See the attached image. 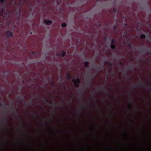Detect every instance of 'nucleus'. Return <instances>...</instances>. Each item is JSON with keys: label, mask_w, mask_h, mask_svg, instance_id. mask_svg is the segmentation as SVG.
Listing matches in <instances>:
<instances>
[{"label": "nucleus", "mask_w": 151, "mask_h": 151, "mask_svg": "<svg viewBox=\"0 0 151 151\" xmlns=\"http://www.w3.org/2000/svg\"><path fill=\"white\" fill-rule=\"evenodd\" d=\"M127 69L129 70H132V69L129 67H127Z\"/></svg>", "instance_id": "cd10ccee"}, {"label": "nucleus", "mask_w": 151, "mask_h": 151, "mask_svg": "<svg viewBox=\"0 0 151 151\" xmlns=\"http://www.w3.org/2000/svg\"><path fill=\"white\" fill-rule=\"evenodd\" d=\"M145 85V84L141 83V82H139L138 83V84L136 85V86H142Z\"/></svg>", "instance_id": "6e6552de"}, {"label": "nucleus", "mask_w": 151, "mask_h": 151, "mask_svg": "<svg viewBox=\"0 0 151 151\" xmlns=\"http://www.w3.org/2000/svg\"><path fill=\"white\" fill-rule=\"evenodd\" d=\"M111 44H114L115 43L114 40V39H112L111 40Z\"/></svg>", "instance_id": "dca6fc26"}, {"label": "nucleus", "mask_w": 151, "mask_h": 151, "mask_svg": "<svg viewBox=\"0 0 151 151\" xmlns=\"http://www.w3.org/2000/svg\"><path fill=\"white\" fill-rule=\"evenodd\" d=\"M63 88L65 90L66 89V87L65 86H64Z\"/></svg>", "instance_id": "4c0bfd02"}, {"label": "nucleus", "mask_w": 151, "mask_h": 151, "mask_svg": "<svg viewBox=\"0 0 151 151\" xmlns=\"http://www.w3.org/2000/svg\"><path fill=\"white\" fill-rule=\"evenodd\" d=\"M110 47L112 49H114L116 47V46L114 44H111L110 45Z\"/></svg>", "instance_id": "9d476101"}, {"label": "nucleus", "mask_w": 151, "mask_h": 151, "mask_svg": "<svg viewBox=\"0 0 151 151\" xmlns=\"http://www.w3.org/2000/svg\"><path fill=\"white\" fill-rule=\"evenodd\" d=\"M84 65L86 67H88V65L89 64V63L88 61H86L84 62Z\"/></svg>", "instance_id": "0eeeda50"}, {"label": "nucleus", "mask_w": 151, "mask_h": 151, "mask_svg": "<svg viewBox=\"0 0 151 151\" xmlns=\"http://www.w3.org/2000/svg\"><path fill=\"white\" fill-rule=\"evenodd\" d=\"M67 24L66 23H63L61 24V26L63 27H65L66 26Z\"/></svg>", "instance_id": "2eb2a0df"}, {"label": "nucleus", "mask_w": 151, "mask_h": 151, "mask_svg": "<svg viewBox=\"0 0 151 151\" xmlns=\"http://www.w3.org/2000/svg\"><path fill=\"white\" fill-rule=\"evenodd\" d=\"M12 4H13V1H12V2H10V4L11 5H12Z\"/></svg>", "instance_id": "c9c22d12"}, {"label": "nucleus", "mask_w": 151, "mask_h": 151, "mask_svg": "<svg viewBox=\"0 0 151 151\" xmlns=\"http://www.w3.org/2000/svg\"><path fill=\"white\" fill-rule=\"evenodd\" d=\"M66 52H64L63 51L61 53H57V54L56 55L58 57H63L64 56L66 55Z\"/></svg>", "instance_id": "f03ea898"}, {"label": "nucleus", "mask_w": 151, "mask_h": 151, "mask_svg": "<svg viewBox=\"0 0 151 151\" xmlns=\"http://www.w3.org/2000/svg\"><path fill=\"white\" fill-rule=\"evenodd\" d=\"M109 62L108 61L106 60L105 61V63L106 64H108V63H109Z\"/></svg>", "instance_id": "72a5a7b5"}, {"label": "nucleus", "mask_w": 151, "mask_h": 151, "mask_svg": "<svg viewBox=\"0 0 151 151\" xmlns=\"http://www.w3.org/2000/svg\"><path fill=\"white\" fill-rule=\"evenodd\" d=\"M117 11V9L116 8H114L113 9V12L114 13H116Z\"/></svg>", "instance_id": "a211bd4d"}, {"label": "nucleus", "mask_w": 151, "mask_h": 151, "mask_svg": "<svg viewBox=\"0 0 151 151\" xmlns=\"http://www.w3.org/2000/svg\"><path fill=\"white\" fill-rule=\"evenodd\" d=\"M100 111L101 112H102V110H101V109H100Z\"/></svg>", "instance_id": "ea45409f"}, {"label": "nucleus", "mask_w": 151, "mask_h": 151, "mask_svg": "<svg viewBox=\"0 0 151 151\" xmlns=\"http://www.w3.org/2000/svg\"><path fill=\"white\" fill-rule=\"evenodd\" d=\"M11 108L13 109L14 110L15 112V113H16L17 112V111H16V107L15 106H14V105H12L11 106Z\"/></svg>", "instance_id": "1a4fd4ad"}, {"label": "nucleus", "mask_w": 151, "mask_h": 151, "mask_svg": "<svg viewBox=\"0 0 151 151\" xmlns=\"http://www.w3.org/2000/svg\"><path fill=\"white\" fill-rule=\"evenodd\" d=\"M5 32L8 37H12L13 36L12 32H10V31H6Z\"/></svg>", "instance_id": "7ed1b4c3"}, {"label": "nucleus", "mask_w": 151, "mask_h": 151, "mask_svg": "<svg viewBox=\"0 0 151 151\" xmlns=\"http://www.w3.org/2000/svg\"><path fill=\"white\" fill-rule=\"evenodd\" d=\"M52 22V21L51 20L47 21L46 20H45L44 21V23L47 25L50 24Z\"/></svg>", "instance_id": "423d86ee"}, {"label": "nucleus", "mask_w": 151, "mask_h": 151, "mask_svg": "<svg viewBox=\"0 0 151 151\" xmlns=\"http://www.w3.org/2000/svg\"><path fill=\"white\" fill-rule=\"evenodd\" d=\"M6 0H0V2L1 3L2 5L5 6V5L4 4V2Z\"/></svg>", "instance_id": "ddd939ff"}, {"label": "nucleus", "mask_w": 151, "mask_h": 151, "mask_svg": "<svg viewBox=\"0 0 151 151\" xmlns=\"http://www.w3.org/2000/svg\"><path fill=\"white\" fill-rule=\"evenodd\" d=\"M128 107H129V109H132V105L131 104H130L128 106Z\"/></svg>", "instance_id": "a878e982"}, {"label": "nucleus", "mask_w": 151, "mask_h": 151, "mask_svg": "<svg viewBox=\"0 0 151 151\" xmlns=\"http://www.w3.org/2000/svg\"><path fill=\"white\" fill-rule=\"evenodd\" d=\"M24 98H25V96H24V97H23L22 96L20 100L21 101H24Z\"/></svg>", "instance_id": "4468645a"}, {"label": "nucleus", "mask_w": 151, "mask_h": 151, "mask_svg": "<svg viewBox=\"0 0 151 151\" xmlns=\"http://www.w3.org/2000/svg\"><path fill=\"white\" fill-rule=\"evenodd\" d=\"M28 146L29 147H30V146H29V145Z\"/></svg>", "instance_id": "09e8293b"}, {"label": "nucleus", "mask_w": 151, "mask_h": 151, "mask_svg": "<svg viewBox=\"0 0 151 151\" xmlns=\"http://www.w3.org/2000/svg\"><path fill=\"white\" fill-rule=\"evenodd\" d=\"M92 94L93 95H94V94H95V92H93L92 93Z\"/></svg>", "instance_id": "e433bc0d"}, {"label": "nucleus", "mask_w": 151, "mask_h": 151, "mask_svg": "<svg viewBox=\"0 0 151 151\" xmlns=\"http://www.w3.org/2000/svg\"><path fill=\"white\" fill-rule=\"evenodd\" d=\"M14 4H15V5H16V3H15V2H14Z\"/></svg>", "instance_id": "49530a36"}, {"label": "nucleus", "mask_w": 151, "mask_h": 151, "mask_svg": "<svg viewBox=\"0 0 151 151\" xmlns=\"http://www.w3.org/2000/svg\"><path fill=\"white\" fill-rule=\"evenodd\" d=\"M47 80L48 81H49V80L48 79H47Z\"/></svg>", "instance_id": "864d4df0"}, {"label": "nucleus", "mask_w": 151, "mask_h": 151, "mask_svg": "<svg viewBox=\"0 0 151 151\" xmlns=\"http://www.w3.org/2000/svg\"><path fill=\"white\" fill-rule=\"evenodd\" d=\"M146 36L144 34L141 35L140 36V38L142 39H145V38Z\"/></svg>", "instance_id": "9b49d317"}, {"label": "nucleus", "mask_w": 151, "mask_h": 151, "mask_svg": "<svg viewBox=\"0 0 151 151\" xmlns=\"http://www.w3.org/2000/svg\"><path fill=\"white\" fill-rule=\"evenodd\" d=\"M22 96H18L17 97V99L18 100H20V99H21V97Z\"/></svg>", "instance_id": "4be33fe9"}, {"label": "nucleus", "mask_w": 151, "mask_h": 151, "mask_svg": "<svg viewBox=\"0 0 151 151\" xmlns=\"http://www.w3.org/2000/svg\"><path fill=\"white\" fill-rule=\"evenodd\" d=\"M20 5H21V4H20Z\"/></svg>", "instance_id": "6e6d98bb"}, {"label": "nucleus", "mask_w": 151, "mask_h": 151, "mask_svg": "<svg viewBox=\"0 0 151 151\" xmlns=\"http://www.w3.org/2000/svg\"><path fill=\"white\" fill-rule=\"evenodd\" d=\"M74 137L75 138H76V136H74Z\"/></svg>", "instance_id": "37998d69"}, {"label": "nucleus", "mask_w": 151, "mask_h": 151, "mask_svg": "<svg viewBox=\"0 0 151 151\" xmlns=\"http://www.w3.org/2000/svg\"><path fill=\"white\" fill-rule=\"evenodd\" d=\"M4 121H5V124H6V123H7V121H6V119H4Z\"/></svg>", "instance_id": "f704fd0d"}, {"label": "nucleus", "mask_w": 151, "mask_h": 151, "mask_svg": "<svg viewBox=\"0 0 151 151\" xmlns=\"http://www.w3.org/2000/svg\"><path fill=\"white\" fill-rule=\"evenodd\" d=\"M32 104V101H29L28 103L26 104L25 105H28L29 104L31 105Z\"/></svg>", "instance_id": "aec40b11"}, {"label": "nucleus", "mask_w": 151, "mask_h": 151, "mask_svg": "<svg viewBox=\"0 0 151 151\" xmlns=\"http://www.w3.org/2000/svg\"><path fill=\"white\" fill-rule=\"evenodd\" d=\"M32 54L35 55V52H32Z\"/></svg>", "instance_id": "2f4dec72"}, {"label": "nucleus", "mask_w": 151, "mask_h": 151, "mask_svg": "<svg viewBox=\"0 0 151 151\" xmlns=\"http://www.w3.org/2000/svg\"><path fill=\"white\" fill-rule=\"evenodd\" d=\"M128 46L129 47L131 48L132 47V45L131 43H129L128 44Z\"/></svg>", "instance_id": "412c9836"}, {"label": "nucleus", "mask_w": 151, "mask_h": 151, "mask_svg": "<svg viewBox=\"0 0 151 151\" xmlns=\"http://www.w3.org/2000/svg\"><path fill=\"white\" fill-rule=\"evenodd\" d=\"M119 64L120 65H123V63H122V62H120L119 63Z\"/></svg>", "instance_id": "473e14b6"}, {"label": "nucleus", "mask_w": 151, "mask_h": 151, "mask_svg": "<svg viewBox=\"0 0 151 151\" xmlns=\"http://www.w3.org/2000/svg\"><path fill=\"white\" fill-rule=\"evenodd\" d=\"M53 106L55 109L56 108V104H53Z\"/></svg>", "instance_id": "bb28decb"}, {"label": "nucleus", "mask_w": 151, "mask_h": 151, "mask_svg": "<svg viewBox=\"0 0 151 151\" xmlns=\"http://www.w3.org/2000/svg\"><path fill=\"white\" fill-rule=\"evenodd\" d=\"M108 65L109 66H112L113 65L112 63L111 62H109V63H108Z\"/></svg>", "instance_id": "6ab92c4d"}, {"label": "nucleus", "mask_w": 151, "mask_h": 151, "mask_svg": "<svg viewBox=\"0 0 151 151\" xmlns=\"http://www.w3.org/2000/svg\"><path fill=\"white\" fill-rule=\"evenodd\" d=\"M52 101H51V104H52Z\"/></svg>", "instance_id": "3c124183"}, {"label": "nucleus", "mask_w": 151, "mask_h": 151, "mask_svg": "<svg viewBox=\"0 0 151 151\" xmlns=\"http://www.w3.org/2000/svg\"><path fill=\"white\" fill-rule=\"evenodd\" d=\"M1 104L0 103V106H1Z\"/></svg>", "instance_id": "a18cd8bd"}, {"label": "nucleus", "mask_w": 151, "mask_h": 151, "mask_svg": "<svg viewBox=\"0 0 151 151\" xmlns=\"http://www.w3.org/2000/svg\"><path fill=\"white\" fill-rule=\"evenodd\" d=\"M99 0H97V1H99Z\"/></svg>", "instance_id": "de8ad7c7"}, {"label": "nucleus", "mask_w": 151, "mask_h": 151, "mask_svg": "<svg viewBox=\"0 0 151 151\" xmlns=\"http://www.w3.org/2000/svg\"><path fill=\"white\" fill-rule=\"evenodd\" d=\"M124 26L125 27H127V24L126 23H125L124 24Z\"/></svg>", "instance_id": "c756f323"}, {"label": "nucleus", "mask_w": 151, "mask_h": 151, "mask_svg": "<svg viewBox=\"0 0 151 151\" xmlns=\"http://www.w3.org/2000/svg\"><path fill=\"white\" fill-rule=\"evenodd\" d=\"M2 12H3V10H2Z\"/></svg>", "instance_id": "8fccbe9b"}, {"label": "nucleus", "mask_w": 151, "mask_h": 151, "mask_svg": "<svg viewBox=\"0 0 151 151\" xmlns=\"http://www.w3.org/2000/svg\"><path fill=\"white\" fill-rule=\"evenodd\" d=\"M44 101L45 102V103H47L48 102V101L46 99H45V100H44Z\"/></svg>", "instance_id": "c85d7f7f"}, {"label": "nucleus", "mask_w": 151, "mask_h": 151, "mask_svg": "<svg viewBox=\"0 0 151 151\" xmlns=\"http://www.w3.org/2000/svg\"><path fill=\"white\" fill-rule=\"evenodd\" d=\"M67 78L68 79H70L71 78L72 76L69 73H68L67 74Z\"/></svg>", "instance_id": "f8f14e48"}, {"label": "nucleus", "mask_w": 151, "mask_h": 151, "mask_svg": "<svg viewBox=\"0 0 151 151\" xmlns=\"http://www.w3.org/2000/svg\"><path fill=\"white\" fill-rule=\"evenodd\" d=\"M117 26L116 25H114L113 27V29L114 30H116V29Z\"/></svg>", "instance_id": "b1692460"}, {"label": "nucleus", "mask_w": 151, "mask_h": 151, "mask_svg": "<svg viewBox=\"0 0 151 151\" xmlns=\"http://www.w3.org/2000/svg\"><path fill=\"white\" fill-rule=\"evenodd\" d=\"M73 82L74 83L75 86L77 88H78L79 86L80 83V80L78 78H77L76 80L73 79Z\"/></svg>", "instance_id": "f257e3e1"}, {"label": "nucleus", "mask_w": 151, "mask_h": 151, "mask_svg": "<svg viewBox=\"0 0 151 151\" xmlns=\"http://www.w3.org/2000/svg\"><path fill=\"white\" fill-rule=\"evenodd\" d=\"M110 107L111 108V109H112V107H111V106H110Z\"/></svg>", "instance_id": "79ce46f5"}, {"label": "nucleus", "mask_w": 151, "mask_h": 151, "mask_svg": "<svg viewBox=\"0 0 151 151\" xmlns=\"http://www.w3.org/2000/svg\"><path fill=\"white\" fill-rule=\"evenodd\" d=\"M98 89H100L102 91L105 90L106 92V93L109 94V96L110 95V94L108 93V91H107L106 90L107 88H106L105 86H104L103 87H98Z\"/></svg>", "instance_id": "20e7f679"}, {"label": "nucleus", "mask_w": 151, "mask_h": 151, "mask_svg": "<svg viewBox=\"0 0 151 151\" xmlns=\"http://www.w3.org/2000/svg\"><path fill=\"white\" fill-rule=\"evenodd\" d=\"M51 84H52L53 86L54 85V82L53 81H52L51 82Z\"/></svg>", "instance_id": "7c9ffc66"}, {"label": "nucleus", "mask_w": 151, "mask_h": 151, "mask_svg": "<svg viewBox=\"0 0 151 151\" xmlns=\"http://www.w3.org/2000/svg\"><path fill=\"white\" fill-rule=\"evenodd\" d=\"M51 120L52 121H54V120H53V118H52L51 119Z\"/></svg>", "instance_id": "58836bf2"}, {"label": "nucleus", "mask_w": 151, "mask_h": 151, "mask_svg": "<svg viewBox=\"0 0 151 151\" xmlns=\"http://www.w3.org/2000/svg\"><path fill=\"white\" fill-rule=\"evenodd\" d=\"M71 119H72V117H71Z\"/></svg>", "instance_id": "5fc2aeb1"}, {"label": "nucleus", "mask_w": 151, "mask_h": 151, "mask_svg": "<svg viewBox=\"0 0 151 151\" xmlns=\"http://www.w3.org/2000/svg\"><path fill=\"white\" fill-rule=\"evenodd\" d=\"M146 88H147V89H150V88H151V86H146Z\"/></svg>", "instance_id": "5701e85b"}, {"label": "nucleus", "mask_w": 151, "mask_h": 151, "mask_svg": "<svg viewBox=\"0 0 151 151\" xmlns=\"http://www.w3.org/2000/svg\"><path fill=\"white\" fill-rule=\"evenodd\" d=\"M130 100L131 101V102H132V100H131V99H130Z\"/></svg>", "instance_id": "a19ab883"}, {"label": "nucleus", "mask_w": 151, "mask_h": 151, "mask_svg": "<svg viewBox=\"0 0 151 151\" xmlns=\"http://www.w3.org/2000/svg\"><path fill=\"white\" fill-rule=\"evenodd\" d=\"M95 101H96V102H97V101L96 100H95Z\"/></svg>", "instance_id": "c03bdc74"}, {"label": "nucleus", "mask_w": 151, "mask_h": 151, "mask_svg": "<svg viewBox=\"0 0 151 151\" xmlns=\"http://www.w3.org/2000/svg\"><path fill=\"white\" fill-rule=\"evenodd\" d=\"M24 144H26V143H25V142H24Z\"/></svg>", "instance_id": "603ef678"}, {"label": "nucleus", "mask_w": 151, "mask_h": 151, "mask_svg": "<svg viewBox=\"0 0 151 151\" xmlns=\"http://www.w3.org/2000/svg\"><path fill=\"white\" fill-rule=\"evenodd\" d=\"M142 50L145 53V54H150V52L147 51V48L146 47H144L142 49Z\"/></svg>", "instance_id": "39448f33"}, {"label": "nucleus", "mask_w": 151, "mask_h": 151, "mask_svg": "<svg viewBox=\"0 0 151 151\" xmlns=\"http://www.w3.org/2000/svg\"><path fill=\"white\" fill-rule=\"evenodd\" d=\"M94 67L96 68V69L98 70H99V68L98 65H95Z\"/></svg>", "instance_id": "f3484780"}, {"label": "nucleus", "mask_w": 151, "mask_h": 151, "mask_svg": "<svg viewBox=\"0 0 151 151\" xmlns=\"http://www.w3.org/2000/svg\"><path fill=\"white\" fill-rule=\"evenodd\" d=\"M123 134L124 136H126L127 135V134L125 132H124L123 133Z\"/></svg>", "instance_id": "393cba45"}]
</instances>
